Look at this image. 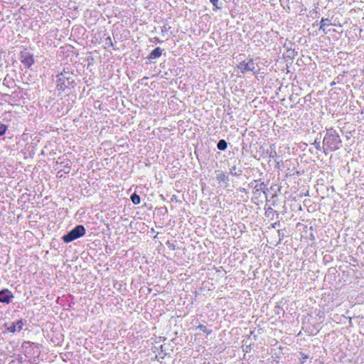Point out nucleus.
Here are the masks:
<instances>
[{
    "label": "nucleus",
    "instance_id": "obj_7",
    "mask_svg": "<svg viewBox=\"0 0 364 364\" xmlns=\"http://www.w3.org/2000/svg\"><path fill=\"white\" fill-rule=\"evenodd\" d=\"M14 297L12 293L7 289L0 291V302L9 304Z\"/></svg>",
    "mask_w": 364,
    "mask_h": 364
},
{
    "label": "nucleus",
    "instance_id": "obj_6",
    "mask_svg": "<svg viewBox=\"0 0 364 364\" xmlns=\"http://www.w3.org/2000/svg\"><path fill=\"white\" fill-rule=\"evenodd\" d=\"M58 160L60 161H57V164H60L62 166V168L59 169L58 171V177L61 178L63 177V174L62 172H63L64 174H68L71 171V164L69 160L68 159H61V158H58Z\"/></svg>",
    "mask_w": 364,
    "mask_h": 364
},
{
    "label": "nucleus",
    "instance_id": "obj_8",
    "mask_svg": "<svg viewBox=\"0 0 364 364\" xmlns=\"http://www.w3.org/2000/svg\"><path fill=\"white\" fill-rule=\"evenodd\" d=\"M162 54V50L159 47L156 48L154 49L149 55V58L150 59H155L161 57Z\"/></svg>",
    "mask_w": 364,
    "mask_h": 364
},
{
    "label": "nucleus",
    "instance_id": "obj_10",
    "mask_svg": "<svg viewBox=\"0 0 364 364\" xmlns=\"http://www.w3.org/2000/svg\"><path fill=\"white\" fill-rule=\"evenodd\" d=\"M264 188V183L263 182L260 183L259 185L255 186V191H253L254 195H257L259 196L261 195V192L264 193L263 188Z\"/></svg>",
    "mask_w": 364,
    "mask_h": 364
},
{
    "label": "nucleus",
    "instance_id": "obj_1",
    "mask_svg": "<svg viewBox=\"0 0 364 364\" xmlns=\"http://www.w3.org/2000/svg\"><path fill=\"white\" fill-rule=\"evenodd\" d=\"M76 85L75 75L73 72L63 70L58 75L56 81V88L59 91L64 92L74 88Z\"/></svg>",
    "mask_w": 364,
    "mask_h": 364
},
{
    "label": "nucleus",
    "instance_id": "obj_12",
    "mask_svg": "<svg viewBox=\"0 0 364 364\" xmlns=\"http://www.w3.org/2000/svg\"><path fill=\"white\" fill-rule=\"evenodd\" d=\"M227 146L228 144L226 141L224 139H220L217 144L218 149L221 151L225 150L227 149Z\"/></svg>",
    "mask_w": 364,
    "mask_h": 364
},
{
    "label": "nucleus",
    "instance_id": "obj_2",
    "mask_svg": "<svg viewBox=\"0 0 364 364\" xmlns=\"http://www.w3.org/2000/svg\"><path fill=\"white\" fill-rule=\"evenodd\" d=\"M341 140L339 135L335 132H328L323 140V151L325 154L328 152L335 151L339 149Z\"/></svg>",
    "mask_w": 364,
    "mask_h": 364
},
{
    "label": "nucleus",
    "instance_id": "obj_11",
    "mask_svg": "<svg viewBox=\"0 0 364 364\" xmlns=\"http://www.w3.org/2000/svg\"><path fill=\"white\" fill-rule=\"evenodd\" d=\"M330 24L331 23H330V20L329 19L322 18L321 20V22H320L319 29L322 30L324 33H326L325 32V27L329 26Z\"/></svg>",
    "mask_w": 364,
    "mask_h": 364
},
{
    "label": "nucleus",
    "instance_id": "obj_15",
    "mask_svg": "<svg viewBox=\"0 0 364 364\" xmlns=\"http://www.w3.org/2000/svg\"><path fill=\"white\" fill-rule=\"evenodd\" d=\"M7 130V126L0 121V136L4 135Z\"/></svg>",
    "mask_w": 364,
    "mask_h": 364
},
{
    "label": "nucleus",
    "instance_id": "obj_4",
    "mask_svg": "<svg viewBox=\"0 0 364 364\" xmlns=\"http://www.w3.org/2000/svg\"><path fill=\"white\" fill-rule=\"evenodd\" d=\"M20 60L21 63L28 68H31L35 63L33 55L26 49L20 52Z\"/></svg>",
    "mask_w": 364,
    "mask_h": 364
},
{
    "label": "nucleus",
    "instance_id": "obj_14",
    "mask_svg": "<svg viewBox=\"0 0 364 364\" xmlns=\"http://www.w3.org/2000/svg\"><path fill=\"white\" fill-rule=\"evenodd\" d=\"M197 328L202 330L207 335H210L212 333V330L208 329V328L204 325L200 324Z\"/></svg>",
    "mask_w": 364,
    "mask_h": 364
},
{
    "label": "nucleus",
    "instance_id": "obj_18",
    "mask_svg": "<svg viewBox=\"0 0 364 364\" xmlns=\"http://www.w3.org/2000/svg\"><path fill=\"white\" fill-rule=\"evenodd\" d=\"M156 42L159 43H163L162 41H160L159 38H156Z\"/></svg>",
    "mask_w": 364,
    "mask_h": 364
},
{
    "label": "nucleus",
    "instance_id": "obj_5",
    "mask_svg": "<svg viewBox=\"0 0 364 364\" xmlns=\"http://www.w3.org/2000/svg\"><path fill=\"white\" fill-rule=\"evenodd\" d=\"M237 68L240 70L242 73H245L247 71H252L255 74H258V71L255 70V63L252 59H250L247 62H240Z\"/></svg>",
    "mask_w": 364,
    "mask_h": 364
},
{
    "label": "nucleus",
    "instance_id": "obj_16",
    "mask_svg": "<svg viewBox=\"0 0 364 364\" xmlns=\"http://www.w3.org/2000/svg\"><path fill=\"white\" fill-rule=\"evenodd\" d=\"M314 144L316 147V149L317 150H320L321 149V145H320V142L319 141H317L316 140L314 141Z\"/></svg>",
    "mask_w": 364,
    "mask_h": 364
},
{
    "label": "nucleus",
    "instance_id": "obj_3",
    "mask_svg": "<svg viewBox=\"0 0 364 364\" xmlns=\"http://www.w3.org/2000/svg\"><path fill=\"white\" fill-rule=\"evenodd\" d=\"M86 230L85 227L82 225H78L71 231H70L68 234L63 235L62 239L64 242L69 243L75 240H77L84 236Z\"/></svg>",
    "mask_w": 364,
    "mask_h": 364
},
{
    "label": "nucleus",
    "instance_id": "obj_9",
    "mask_svg": "<svg viewBox=\"0 0 364 364\" xmlns=\"http://www.w3.org/2000/svg\"><path fill=\"white\" fill-rule=\"evenodd\" d=\"M23 326V321L19 320L17 322H16L15 323H13L12 326L10 328V331L11 332L20 331L21 330H22Z\"/></svg>",
    "mask_w": 364,
    "mask_h": 364
},
{
    "label": "nucleus",
    "instance_id": "obj_13",
    "mask_svg": "<svg viewBox=\"0 0 364 364\" xmlns=\"http://www.w3.org/2000/svg\"><path fill=\"white\" fill-rule=\"evenodd\" d=\"M131 200L134 205H139L141 202V198L136 193H133L131 196Z\"/></svg>",
    "mask_w": 364,
    "mask_h": 364
},
{
    "label": "nucleus",
    "instance_id": "obj_17",
    "mask_svg": "<svg viewBox=\"0 0 364 364\" xmlns=\"http://www.w3.org/2000/svg\"><path fill=\"white\" fill-rule=\"evenodd\" d=\"M210 1L216 9H219L218 6V0H210Z\"/></svg>",
    "mask_w": 364,
    "mask_h": 364
}]
</instances>
